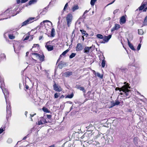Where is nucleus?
I'll return each instance as SVG.
<instances>
[{
  "label": "nucleus",
  "mask_w": 147,
  "mask_h": 147,
  "mask_svg": "<svg viewBox=\"0 0 147 147\" xmlns=\"http://www.w3.org/2000/svg\"><path fill=\"white\" fill-rule=\"evenodd\" d=\"M76 55V53H72L69 56V58L70 59H72L75 57Z\"/></svg>",
  "instance_id": "obj_32"
},
{
  "label": "nucleus",
  "mask_w": 147,
  "mask_h": 147,
  "mask_svg": "<svg viewBox=\"0 0 147 147\" xmlns=\"http://www.w3.org/2000/svg\"><path fill=\"white\" fill-rule=\"evenodd\" d=\"M80 31L81 32L82 34L84 36H86L87 37L88 36V34L86 33V31L84 30H80Z\"/></svg>",
  "instance_id": "obj_26"
},
{
  "label": "nucleus",
  "mask_w": 147,
  "mask_h": 147,
  "mask_svg": "<svg viewBox=\"0 0 147 147\" xmlns=\"http://www.w3.org/2000/svg\"><path fill=\"white\" fill-rule=\"evenodd\" d=\"M7 104L6 112L7 115L6 118L8 119L11 115V108L10 105V103L9 101H8L7 100H6Z\"/></svg>",
  "instance_id": "obj_2"
},
{
  "label": "nucleus",
  "mask_w": 147,
  "mask_h": 147,
  "mask_svg": "<svg viewBox=\"0 0 147 147\" xmlns=\"http://www.w3.org/2000/svg\"><path fill=\"white\" fill-rule=\"evenodd\" d=\"M83 47L82 44L80 43H78L77 45L76 50L77 51H81L83 49Z\"/></svg>",
  "instance_id": "obj_12"
},
{
  "label": "nucleus",
  "mask_w": 147,
  "mask_h": 147,
  "mask_svg": "<svg viewBox=\"0 0 147 147\" xmlns=\"http://www.w3.org/2000/svg\"><path fill=\"white\" fill-rule=\"evenodd\" d=\"M104 59L102 61V63H101L102 66V67H104L105 65V61L104 60L105 58L104 57Z\"/></svg>",
  "instance_id": "obj_31"
},
{
  "label": "nucleus",
  "mask_w": 147,
  "mask_h": 147,
  "mask_svg": "<svg viewBox=\"0 0 147 147\" xmlns=\"http://www.w3.org/2000/svg\"><path fill=\"white\" fill-rule=\"evenodd\" d=\"M13 47L14 48V50L15 52L16 53V49L17 47V45L16 43L13 45Z\"/></svg>",
  "instance_id": "obj_44"
},
{
  "label": "nucleus",
  "mask_w": 147,
  "mask_h": 147,
  "mask_svg": "<svg viewBox=\"0 0 147 147\" xmlns=\"http://www.w3.org/2000/svg\"><path fill=\"white\" fill-rule=\"evenodd\" d=\"M6 59V56L4 53L0 54V62L3 60H5Z\"/></svg>",
  "instance_id": "obj_16"
},
{
  "label": "nucleus",
  "mask_w": 147,
  "mask_h": 147,
  "mask_svg": "<svg viewBox=\"0 0 147 147\" xmlns=\"http://www.w3.org/2000/svg\"><path fill=\"white\" fill-rule=\"evenodd\" d=\"M55 35V29L53 28H52L51 32V36L53 37Z\"/></svg>",
  "instance_id": "obj_23"
},
{
  "label": "nucleus",
  "mask_w": 147,
  "mask_h": 147,
  "mask_svg": "<svg viewBox=\"0 0 147 147\" xmlns=\"http://www.w3.org/2000/svg\"><path fill=\"white\" fill-rule=\"evenodd\" d=\"M54 89L57 92H60L62 91L61 88L59 86H57L56 83H55L53 85Z\"/></svg>",
  "instance_id": "obj_10"
},
{
  "label": "nucleus",
  "mask_w": 147,
  "mask_h": 147,
  "mask_svg": "<svg viewBox=\"0 0 147 147\" xmlns=\"http://www.w3.org/2000/svg\"><path fill=\"white\" fill-rule=\"evenodd\" d=\"M100 42L102 43H105L106 42L103 39V40L100 41Z\"/></svg>",
  "instance_id": "obj_55"
},
{
  "label": "nucleus",
  "mask_w": 147,
  "mask_h": 147,
  "mask_svg": "<svg viewBox=\"0 0 147 147\" xmlns=\"http://www.w3.org/2000/svg\"><path fill=\"white\" fill-rule=\"evenodd\" d=\"M69 51V50L68 49L65 50L62 53V55H63V56L65 55Z\"/></svg>",
  "instance_id": "obj_37"
},
{
  "label": "nucleus",
  "mask_w": 147,
  "mask_h": 147,
  "mask_svg": "<svg viewBox=\"0 0 147 147\" xmlns=\"http://www.w3.org/2000/svg\"><path fill=\"white\" fill-rule=\"evenodd\" d=\"M102 138L105 141H107V143L108 144H110L111 143H113L114 142L113 138L111 135H106L103 136Z\"/></svg>",
  "instance_id": "obj_4"
},
{
  "label": "nucleus",
  "mask_w": 147,
  "mask_h": 147,
  "mask_svg": "<svg viewBox=\"0 0 147 147\" xmlns=\"http://www.w3.org/2000/svg\"><path fill=\"white\" fill-rule=\"evenodd\" d=\"M12 13L13 11L10 9H8L3 13L1 15L7 17L9 16V18H10V17L14 16L17 14L16 13V14L13 15Z\"/></svg>",
  "instance_id": "obj_5"
},
{
  "label": "nucleus",
  "mask_w": 147,
  "mask_h": 147,
  "mask_svg": "<svg viewBox=\"0 0 147 147\" xmlns=\"http://www.w3.org/2000/svg\"><path fill=\"white\" fill-rule=\"evenodd\" d=\"M48 147H55V145L53 144L50 146H49Z\"/></svg>",
  "instance_id": "obj_64"
},
{
  "label": "nucleus",
  "mask_w": 147,
  "mask_h": 147,
  "mask_svg": "<svg viewBox=\"0 0 147 147\" xmlns=\"http://www.w3.org/2000/svg\"><path fill=\"white\" fill-rule=\"evenodd\" d=\"M96 1V0H91L90 1V4L92 6L94 5Z\"/></svg>",
  "instance_id": "obj_33"
},
{
  "label": "nucleus",
  "mask_w": 147,
  "mask_h": 147,
  "mask_svg": "<svg viewBox=\"0 0 147 147\" xmlns=\"http://www.w3.org/2000/svg\"><path fill=\"white\" fill-rule=\"evenodd\" d=\"M111 35H109L107 36H105L103 38V40H105L106 42H108L109 40L111 38Z\"/></svg>",
  "instance_id": "obj_18"
},
{
  "label": "nucleus",
  "mask_w": 147,
  "mask_h": 147,
  "mask_svg": "<svg viewBox=\"0 0 147 147\" xmlns=\"http://www.w3.org/2000/svg\"><path fill=\"white\" fill-rule=\"evenodd\" d=\"M39 47V45L38 44H34L33 45V46L32 47V48H35L36 47Z\"/></svg>",
  "instance_id": "obj_49"
},
{
  "label": "nucleus",
  "mask_w": 147,
  "mask_h": 147,
  "mask_svg": "<svg viewBox=\"0 0 147 147\" xmlns=\"http://www.w3.org/2000/svg\"><path fill=\"white\" fill-rule=\"evenodd\" d=\"M93 126L92 125V124H90L88 126H87L86 127V128L88 129H89L91 127H93Z\"/></svg>",
  "instance_id": "obj_41"
},
{
  "label": "nucleus",
  "mask_w": 147,
  "mask_h": 147,
  "mask_svg": "<svg viewBox=\"0 0 147 147\" xmlns=\"http://www.w3.org/2000/svg\"><path fill=\"white\" fill-rule=\"evenodd\" d=\"M87 142L89 144L92 145L94 146H96V147H99L100 143L95 140H89Z\"/></svg>",
  "instance_id": "obj_7"
},
{
  "label": "nucleus",
  "mask_w": 147,
  "mask_h": 147,
  "mask_svg": "<svg viewBox=\"0 0 147 147\" xmlns=\"http://www.w3.org/2000/svg\"><path fill=\"white\" fill-rule=\"evenodd\" d=\"M8 36L9 38L11 39H13L15 38V36H13V35L9 34V35Z\"/></svg>",
  "instance_id": "obj_36"
},
{
  "label": "nucleus",
  "mask_w": 147,
  "mask_h": 147,
  "mask_svg": "<svg viewBox=\"0 0 147 147\" xmlns=\"http://www.w3.org/2000/svg\"><path fill=\"white\" fill-rule=\"evenodd\" d=\"M42 36H40L39 37V40H40L41 39H42Z\"/></svg>",
  "instance_id": "obj_62"
},
{
  "label": "nucleus",
  "mask_w": 147,
  "mask_h": 147,
  "mask_svg": "<svg viewBox=\"0 0 147 147\" xmlns=\"http://www.w3.org/2000/svg\"><path fill=\"white\" fill-rule=\"evenodd\" d=\"M94 73L95 75H96L97 76H98L101 79H102L103 78V75H100L99 73L98 72L96 73L95 71H94Z\"/></svg>",
  "instance_id": "obj_22"
},
{
  "label": "nucleus",
  "mask_w": 147,
  "mask_h": 147,
  "mask_svg": "<svg viewBox=\"0 0 147 147\" xmlns=\"http://www.w3.org/2000/svg\"><path fill=\"white\" fill-rule=\"evenodd\" d=\"M122 90L123 92H124L126 96H127V98H129L130 97V90L128 89L127 88H125L124 87L122 88Z\"/></svg>",
  "instance_id": "obj_8"
},
{
  "label": "nucleus",
  "mask_w": 147,
  "mask_h": 147,
  "mask_svg": "<svg viewBox=\"0 0 147 147\" xmlns=\"http://www.w3.org/2000/svg\"><path fill=\"white\" fill-rule=\"evenodd\" d=\"M73 16L71 13L67 15L66 17V21L68 26L69 27L71 25L72 20Z\"/></svg>",
  "instance_id": "obj_6"
},
{
  "label": "nucleus",
  "mask_w": 147,
  "mask_h": 147,
  "mask_svg": "<svg viewBox=\"0 0 147 147\" xmlns=\"http://www.w3.org/2000/svg\"><path fill=\"white\" fill-rule=\"evenodd\" d=\"M26 138H27V136H25L23 138L22 140H25Z\"/></svg>",
  "instance_id": "obj_63"
},
{
  "label": "nucleus",
  "mask_w": 147,
  "mask_h": 147,
  "mask_svg": "<svg viewBox=\"0 0 147 147\" xmlns=\"http://www.w3.org/2000/svg\"><path fill=\"white\" fill-rule=\"evenodd\" d=\"M89 11V10H88H88H86L84 11V14L83 15V16H84L85 14L87 13H88V12Z\"/></svg>",
  "instance_id": "obj_57"
},
{
  "label": "nucleus",
  "mask_w": 147,
  "mask_h": 147,
  "mask_svg": "<svg viewBox=\"0 0 147 147\" xmlns=\"http://www.w3.org/2000/svg\"><path fill=\"white\" fill-rule=\"evenodd\" d=\"M42 110L44 112L46 113H49L50 112V111H49L47 108L45 107H43L42 108Z\"/></svg>",
  "instance_id": "obj_27"
},
{
  "label": "nucleus",
  "mask_w": 147,
  "mask_h": 147,
  "mask_svg": "<svg viewBox=\"0 0 147 147\" xmlns=\"http://www.w3.org/2000/svg\"><path fill=\"white\" fill-rule=\"evenodd\" d=\"M41 119L42 120L43 123H47V122L46 120L45 119H44L43 117H41Z\"/></svg>",
  "instance_id": "obj_42"
},
{
  "label": "nucleus",
  "mask_w": 147,
  "mask_h": 147,
  "mask_svg": "<svg viewBox=\"0 0 147 147\" xmlns=\"http://www.w3.org/2000/svg\"><path fill=\"white\" fill-rule=\"evenodd\" d=\"M4 130V128H0V134L2 133Z\"/></svg>",
  "instance_id": "obj_46"
},
{
  "label": "nucleus",
  "mask_w": 147,
  "mask_h": 147,
  "mask_svg": "<svg viewBox=\"0 0 147 147\" xmlns=\"http://www.w3.org/2000/svg\"><path fill=\"white\" fill-rule=\"evenodd\" d=\"M76 88L82 91L83 92L85 93H86V91L84 89V88L83 86H78L76 87Z\"/></svg>",
  "instance_id": "obj_21"
},
{
  "label": "nucleus",
  "mask_w": 147,
  "mask_h": 147,
  "mask_svg": "<svg viewBox=\"0 0 147 147\" xmlns=\"http://www.w3.org/2000/svg\"><path fill=\"white\" fill-rule=\"evenodd\" d=\"M96 37L100 39H102L103 38V36L100 34H98L96 35Z\"/></svg>",
  "instance_id": "obj_29"
},
{
  "label": "nucleus",
  "mask_w": 147,
  "mask_h": 147,
  "mask_svg": "<svg viewBox=\"0 0 147 147\" xmlns=\"http://www.w3.org/2000/svg\"><path fill=\"white\" fill-rule=\"evenodd\" d=\"M47 117L49 119H50L51 118V115H47Z\"/></svg>",
  "instance_id": "obj_52"
},
{
  "label": "nucleus",
  "mask_w": 147,
  "mask_h": 147,
  "mask_svg": "<svg viewBox=\"0 0 147 147\" xmlns=\"http://www.w3.org/2000/svg\"><path fill=\"white\" fill-rule=\"evenodd\" d=\"M17 3L18 4H19L20 3V0H16Z\"/></svg>",
  "instance_id": "obj_60"
},
{
  "label": "nucleus",
  "mask_w": 147,
  "mask_h": 147,
  "mask_svg": "<svg viewBox=\"0 0 147 147\" xmlns=\"http://www.w3.org/2000/svg\"><path fill=\"white\" fill-rule=\"evenodd\" d=\"M79 9V7L78 5H76L73 6L71 7V10L73 11H74L75 10L78 9Z\"/></svg>",
  "instance_id": "obj_20"
},
{
  "label": "nucleus",
  "mask_w": 147,
  "mask_h": 147,
  "mask_svg": "<svg viewBox=\"0 0 147 147\" xmlns=\"http://www.w3.org/2000/svg\"><path fill=\"white\" fill-rule=\"evenodd\" d=\"M147 5V3L146 2L143 3L141 5L144 8Z\"/></svg>",
  "instance_id": "obj_47"
},
{
  "label": "nucleus",
  "mask_w": 147,
  "mask_h": 147,
  "mask_svg": "<svg viewBox=\"0 0 147 147\" xmlns=\"http://www.w3.org/2000/svg\"><path fill=\"white\" fill-rule=\"evenodd\" d=\"M127 40L128 44L129 46V47L132 50L135 51L136 50L134 48V46L132 45V44L130 43L129 41V39L128 38L127 39Z\"/></svg>",
  "instance_id": "obj_19"
},
{
  "label": "nucleus",
  "mask_w": 147,
  "mask_h": 147,
  "mask_svg": "<svg viewBox=\"0 0 147 147\" xmlns=\"http://www.w3.org/2000/svg\"><path fill=\"white\" fill-rule=\"evenodd\" d=\"M144 8V7L141 5L139 8V10H142Z\"/></svg>",
  "instance_id": "obj_51"
},
{
  "label": "nucleus",
  "mask_w": 147,
  "mask_h": 147,
  "mask_svg": "<svg viewBox=\"0 0 147 147\" xmlns=\"http://www.w3.org/2000/svg\"><path fill=\"white\" fill-rule=\"evenodd\" d=\"M73 96L74 94L73 93H72L70 95H67L66 97L69 98H71L73 97Z\"/></svg>",
  "instance_id": "obj_34"
},
{
  "label": "nucleus",
  "mask_w": 147,
  "mask_h": 147,
  "mask_svg": "<svg viewBox=\"0 0 147 147\" xmlns=\"http://www.w3.org/2000/svg\"><path fill=\"white\" fill-rule=\"evenodd\" d=\"M28 0H21V2L22 3H24L27 2Z\"/></svg>",
  "instance_id": "obj_54"
},
{
  "label": "nucleus",
  "mask_w": 147,
  "mask_h": 147,
  "mask_svg": "<svg viewBox=\"0 0 147 147\" xmlns=\"http://www.w3.org/2000/svg\"><path fill=\"white\" fill-rule=\"evenodd\" d=\"M38 58L40 59V61H42L44 60L45 56L43 55H40L39 54V56H38Z\"/></svg>",
  "instance_id": "obj_24"
},
{
  "label": "nucleus",
  "mask_w": 147,
  "mask_h": 147,
  "mask_svg": "<svg viewBox=\"0 0 147 147\" xmlns=\"http://www.w3.org/2000/svg\"><path fill=\"white\" fill-rule=\"evenodd\" d=\"M59 96V95L58 94V93H56L54 94V97L55 98H58Z\"/></svg>",
  "instance_id": "obj_40"
},
{
  "label": "nucleus",
  "mask_w": 147,
  "mask_h": 147,
  "mask_svg": "<svg viewBox=\"0 0 147 147\" xmlns=\"http://www.w3.org/2000/svg\"><path fill=\"white\" fill-rule=\"evenodd\" d=\"M38 19V18L36 17V18L34 17H31L29 18L27 20L23 22L22 24V26H24L27 24L31 23L33 22L34 21H36Z\"/></svg>",
  "instance_id": "obj_3"
},
{
  "label": "nucleus",
  "mask_w": 147,
  "mask_h": 147,
  "mask_svg": "<svg viewBox=\"0 0 147 147\" xmlns=\"http://www.w3.org/2000/svg\"><path fill=\"white\" fill-rule=\"evenodd\" d=\"M36 115V113H34V114H30V117L31 118H32V117H33L34 115Z\"/></svg>",
  "instance_id": "obj_58"
},
{
  "label": "nucleus",
  "mask_w": 147,
  "mask_h": 147,
  "mask_svg": "<svg viewBox=\"0 0 147 147\" xmlns=\"http://www.w3.org/2000/svg\"><path fill=\"white\" fill-rule=\"evenodd\" d=\"M43 124V123L42 120L41 119V118L40 120L38 121V124L40 125Z\"/></svg>",
  "instance_id": "obj_38"
},
{
  "label": "nucleus",
  "mask_w": 147,
  "mask_h": 147,
  "mask_svg": "<svg viewBox=\"0 0 147 147\" xmlns=\"http://www.w3.org/2000/svg\"><path fill=\"white\" fill-rule=\"evenodd\" d=\"M37 1V0H32L29 1L28 4L29 5H31L32 4H34L35 3H36Z\"/></svg>",
  "instance_id": "obj_25"
},
{
  "label": "nucleus",
  "mask_w": 147,
  "mask_h": 147,
  "mask_svg": "<svg viewBox=\"0 0 147 147\" xmlns=\"http://www.w3.org/2000/svg\"><path fill=\"white\" fill-rule=\"evenodd\" d=\"M144 33L143 30L142 29H140L138 30V34L140 35H142Z\"/></svg>",
  "instance_id": "obj_30"
},
{
  "label": "nucleus",
  "mask_w": 147,
  "mask_h": 147,
  "mask_svg": "<svg viewBox=\"0 0 147 147\" xmlns=\"http://www.w3.org/2000/svg\"><path fill=\"white\" fill-rule=\"evenodd\" d=\"M7 142H9V143H11L12 141V140H11V139H9L8 140H7Z\"/></svg>",
  "instance_id": "obj_56"
},
{
  "label": "nucleus",
  "mask_w": 147,
  "mask_h": 147,
  "mask_svg": "<svg viewBox=\"0 0 147 147\" xmlns=\"http://www.w3.org/2000/svg\"><path fill=\"white\" fill-rule=\"evenodd\" d=\"M29 36H26L24 39V41L27 40L29 38Z\"/></svg>",
  "instance_id": "obj_53"
},
{
  "label": "nucleus",
  "mask_w": 147,
  "mask_h": 147,
  "mask_svg": "<svg viewBox=\"0 0 147 147\" xmlns=\"http://www.w3.org/2000/svg\"><path fill=\"white\" fill-rule=\"evenodd\" d=\"M147 25V16H146L144 20V22H143V24L142 25V26H146Z\"/></svg>",
  "instance_id": "obj_28"
},
{
  "label": "nucleus",
  "mask_w": 147,
  "mask_h": 147,
  "mask_svg": "<svg viewBox=\"0 0 147 147\" xmlns=\"http://www.w3.org/2000/svg\"><path fill=\"white\" fill-rule=\"evenodd\" d=\"M49 42H47L45 45V47L49 51H51L53 49V45H49Z\"/></svg>",
  "instance_id": "obj_9"
},
{
  "label": "nucleus",
  "mask_w": 147,
  "mask_h": 147,
  "mask_svg": "<svg viewBox=\"0 0 147 147\" xmlns=\"http://www.w3.org/2000/svg\"><path fill=\"white\" fill-rule=\"evenodd\" d=\"M44 23H45V22H50L51 23V25H52V23L50 22V21H49V20H44L43 21V22Z\"/></svg>",
  "instance_id": "obj_50"
},
{
  "label": "nucleus",
  "mask_w": 147,
  "mask_h": 147,
  "mask_svg": "<svg viewBox=\"0 0 147 147\" xmlns=\"http://www.w3.org/2000/svg\"><path fill=\"white\" fill-rule=\"evenodd\" d=\"M73 72L72 71H67L65 72L64 73V75L66 77H68L72 75Z\"/></svg>",
  "instance_id": "obj_15"
},
{
  "label": "nucleus",
  "mask_w": 147,
  "mask_h": 147,
  "mask_svg": "<svg viewBox=\"0 0 147 147\" xmlns=\"http://www.w3.org/2000/svg\"><path fill=\"white\" fill-rule=\"evenodd\" d=\"M120 28V26L118 24H115V26L111 29L112 32L115 30H117Z\"/></svg>",
  "instance_id": "obj_14"
},
{
  "label": "nucleus",
  "mask_w": 147,
  "mask_h": 147,
  "mask_svg": "<svg viewBox=\"0 0 147 147\" xmlns=\"http://www.w3.org/2000/svg\"><path fill=\"white\" fill-rule=\"evenodd\" d=\"M111 105L109 107V108H111L115 106V105H119L120 103V102L118 100H115V102H114L113 101H111Z\"/></svg>",
  "instance_id": "obj_11"
},
{
  "label": "nucleus",
  "mask_w": 147,
  "mask_h": 147,
  "mask_svg": "<svg viewBox=\"0 0 147 147\" xmlns=\"http://www.w3.org/2000/svg\"><path fill=\"white\" fill-rule=\"evenodd\" d=\"M115 0H114L113 1V2H111V3H109V4H108L107 5H109L110 4H112V3H114V2H115Z\"/></svg>",
  "instance_id": "obj_61"
},
{
  "label": "nucleus",
  "mask_w": 147,
  "mask_h": 147,
  "mask_svg": "<svg viewBox=\"0 0 147 147\" xmlns=\"http://www.w3.org/2000/svg\"><path fill=\"white\" fill-rule=\"evenodd\" d=\"M120 88H118V87H117L116 88V90H119V91H121V90H120Z\"/></svg>",
  "instance_id": "obj_59"
},
{
  "label": "nucleus",
  "mask_w": 147,
  "mask_h": 147,
  "mask_svg": "<svg viewBox=\"0 0 147 147\" xmlns=\"http://www.w3.org/2000/svg\"><path fill=\"white\" fill-rule=\"evenodd\" d=\"M4 80L3 78L0 76V83H1L0 87L2 90L4 94L5 100H7V98L8 96L9 92L7 89H4L5 86L4 83Z\"/></svg>",
  "instance_id": "obj_1"
},
{
  "label": "nucleus",
  "mask_w": 147,
  "mask_h": 147,
  "mask_svg": "<svg viewBox=\"0 0 147 147\" xmlns=\"http://www.w3.org/2000/svg\"><path fill=\"white\" fill-rule=\"evenodd\" d=\"M126 21L125 16H122L120 20V23L121 24H123L125 23Z\"/></svg>",
  "instance_id": "obj_13"
},
{
  "label": "nucleus",
  "mask_w": 147,
  "mask_h": 147,
  "mask_svg": "<svg viewBox=\"0 0 147 147\" xmlns=\"http://www.w3.org/2000/svg\"><path fill=\"white\" fill-rule=\"evenodd\" d=\"M64 64L63 63H60L59 65V68H62L63 67H64Z\"/></svg>",
  "instance_id": "obj_39"
},
{
  "label": "nucleus",
  "mask_w": 147,
  "mask_h": 147,
  "mask_svg": "<svg viewBox=\"0 0 147 147\" xmlns=\"http://www.w3.org/2000/svg\"><path fill=\"white\" fill-rule=\"evenodd\" d=\"M119 9H116L113 12V14H115L116 13L118 12V11H119Z\"/></svg>",
  "instance_id": "obj_45"
},
{
  "label": "nucleus",
  "mask_w": 147,
  "mask_h": 147,
  "mask_svg": "<svg viewBox=\"0 0 147 147\" xmlns=\"http://www.w3.org/2000/svg\"><path fill=\"white\" fill-rule=\"evenodd\" d=\"M33 55H35L36 57L38 58V56H39V54L36 53H32Z\"/></svg>",
  "instance_id": "obj_48"
},
{
  "label": "nucleus",
  "mask_w": 147,
  "mask_h": 147,
  "mask_svg": "<svg viewBox=\"0 0 147 147\" xmlns=\"http://www.w3.org/2000/svg\"><path fill=\"white\" fill-rule=\"evenodd\" d=\"M68 6V3H67L65 4V6L64 7V8H63V10L64 11H65L67 9V7Z\"/></svg>",
  "instance_id": "obj_35"
},
{
  "label": "nucleus",
  "mask_w": 147,
  "mask_h": 147,
  "mask_svg": "<svg viewBox=\"0 0 147 147\" xmlns=\"http://www.w3.org/2000/svg\"><path fill=\"white\" fill-rule=\"evenodd\" d=\"M92 47H85L84 49V51L85 53L88 54L89 53L90 50L92 48Z\"/></svg>",
  "instance_id": "obj_17"
},
{
  "label": "nucleus",
  "mask_w": 147,
  "mask_h": 147,
  "mask_svg": "<svg viewBox=\"0 0 147 147\" xmlns=\"http://www.w3.org/2000/svg\"><path fill=\"white\" fill-rule=\"evenodd\" d=\"M141 47V45L140 44H139L138 45L137 47V49L138 51H139L140 50V48Z\"/></svg>",
  "instance_id": "obj_43"
}]
</instances>
